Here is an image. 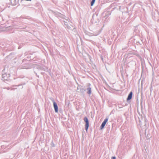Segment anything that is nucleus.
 <instances>
[{"instance_id": "f03ea898", "label": "nucleus", "mask_w": 159, "mask_h": 159, "mask_svg": "<svg viewBox=\"0 0 159 159\" xmlns=\"http://www.w3.org/2000/svg\"><path fill=\"white\" fill-rule=\"evenodd\" d=\"M107 121L108 119L107 118H106L104 120L103 122H102V125L100 126L101 129H102L104 128L106 123L107 122Z\"/></svg>"}, {"instance_id": "20e7f679", "label": "nucleus", "mask_w": 159, "mask_h": 159, "mask_svg": "<svg viewBox=\"0 0 159 159\" xmlns=\"http://www.w3.org/2000/svg\"><path fill=\"white\" fill-rule=\"evenodd\" d=\"M132 92H131L128 96V98H127V100H129L132 98Z\"/></svg>"}, {"instance_id": "0eeeda50", "label": "nucleus", "mask_w": 159, "mask_h": 159, "mask_svg": "<svg viewBox=\"0 0 159 159\" xmlns=\"http://www.w3.org/2000/svg\"><path fill=\"white\" fill-rule=\"evenodd\" d=\"M111 159H116V157H111Z\"/></svg>"}, {"instance_id": "39448f33", "label": "nucleus", "mask_w": 159, "mask_h": 159, "mask_svg": "<svg viewBox=\"0 0 159 159\" xmlns=\"http://www.w3.org/2000/svg\"><path fill=\"white\" fill-rule=\"evenodd\" d=\"M88 90V93L90 94L91 93V89L90 88H89L87 89Z\"/></svg>"}, {"instance_id": "423d86ee", "label": "nucleus", "mask_w": 159, "mask_h": 159, "mask_svg": "<svg viewBox=\"0 0 159 159\" xmlns=\"http://www.w3.org/2000/svg\"><path fill=\"white\" fill-rule=\"evenodd\" d=\"M95 0H92L91 3V6H92L93 4L95 2Z\"/></svg>"}, {"instance_id": "7ed1b4c3", "label": "nucleus", "mask_w": 159, "mask_h": 159, "mask_svg": "<svg viewBox=\"0 0 159 159\" xmlns=\"http://www.w3.org/2000/svg\"><path fill=\"white\" fill-rule=\"evenodd\" d=\"M53 104L54 106V107L55 109V111L56 112H58V107L57 105L56 102H53Z\"/></svg>"}, {"instance_id": "f257e3e1", "label": "nucleus", "mask_w": 159, "mask_h": 159, "mask_svg": "<svg viewBox=\"0 0 159 159\" xmlns=\"http://www.w3.org/2000/svg\"><path fill=\"white\" fill-rule=\"evenodd\" d=\"M84 120L86 123V124L85 125V129L86 131H87L89 127V122L88 119L86 117H84Z\"/></svg>"}]
</instances>
